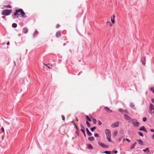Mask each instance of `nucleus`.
Returning <instances> with one entry per match:
<instances>
[{
  "label": "nucleus",
  "instance_id": "nucleus-1",
  "mask_svg": "<svg viewBox=\"0 0 154 154\" xmlns=\"http://www.w3.org/2000/svg\"><path fill=\"white\" fill-rule=\"evenodd\" d=\"M21 13V15L22 17H24V15L25 14V12L23 11V10L22 9H20L18 10H16L15 12L14 13V16L13 17V18L15 19V16H17V17L18 18L19 17V15H20V13Z\"/></svg>",
  "mask_w": 154,
  "mask_h": 154
},
{
  "label": "nucleus",
  "instance_id": "nucleus-2",
  "mask_svg": "<svg viewBox=\"0 0 154 154\" xmlns=\"http://www.w3.org/2000/svg\"><path fill=\"white\" fill-rule=\"evenodd\" d=\"M105 132L106 135V138L108 141L110 142H112L111 139V134L110 130L106 129L105 131Z\"/></svg>",
  "mask_w": 154,
  "mask_h": 154
},
{
  "label": "nucleus",
  "instance_id": "nucleus-3",
  "mask_svg": "<svg viewBox=\"0 0 154 154\" xmlns=\"http://www.w3.org/2000/svg\"><path fill=\"white\" fill-rule=\"evenodd\" d=\"M12 12V10L11 9H5L4 10L2 13V15L8 16L10 15Z\"/></svg>",
  "mask_w": 154,
  "mask_h": 154
},
{
  "label": "nucleus",
  "instance_id": "nucleus-4",
  "mask_svg": "<svg viewBox=\"0 0 154 154\" xmlns=\"http://www.w3.org/2000/svg\"><path fill=\"white\" fill-rule=\"evenodd\" d=\"M131 121V122H132L133 125L135 127H137L139 125V123L136 119H132Z\"/></svg>",
  "mask_w": 154,
  "mask_h": 154
},
{
  "label": "nucleus",
  "instance_id": "nucleus-5",
  "mask_svg": "<svg viewBox=\"0 0 154 154\" xmlns=\"http://www.w3.org/2000/svg\"><path fill=\"white\" fill-rule=\"evenodd\" d=\"M124 116L125 118L127 121H128L129 122H131V121L132 119H131V118L130 117H129L126 114H124Z\"/></svg>",
  "mask_w": 154,
  "mask_h": 154
},
{
  "label": "nucleus",
  "instance_id": "nucleus-6",
  "mask_svg": "<svg viewBox=\"0 0 154 154\" xmlns=\"http://www.w3.org/2000/svg\"><path fill=\"white\" fill-rule=\"evenodd\" d=\"M98 143L100 146H101L103 148H108L109 147V146L108 145H105L101 142H98Z\"/></svg>",
  "mask_w": 154,
  "mask_h": 154
},
{
  "label": "nucleus",
  "instance_id": "nucleus-7",
  "mask_svg": "<svg viewBox=\"0 0 154 154\" xmlns=\"http://www.w3.org/2000/svg\"><path fill=\"white\" fill-rule=\"evenodd\" d=\"M119 126V123L118 122H115L114 123L112 124L111 125V127L112 128H114L116 127H117Z\"/></svg>",
  "mask_w": 154,
  "mask_h": 154
},
{
  "label": "nucleus",
  "instance_id": "nucleus-8",
  "mask_svg": "<svg viewBox=\"0 0 154 154\" xmlns=\"http://www.w3.org/2000/svg\"><path fill=\"white\" fill-rule=\"evenodd\" d=\"M153 109H154L153 105L152 104H150L149 106V110L150 111L149 112V113H151V112L150 111H152Z\"/></svg>",
  "mask_w": 154,
  "mask_h": 154
},
{
  "label": "nucleus",
  "instance_id": "nucleus-9",
  "mask_svg": "<svg viewBox=\"0 0 154 154\" xmlns=\"http://www.w3.org/2000/svg\"><path fill=\"white\" fill-rule=\"evenodd\" d=\"M139 130H140V131H144V132H145L146 133H147V131L146 130L145 128L143 126H142L139 129Z\"/></svg>",
  "mask_w": 154,
  "mask_h": 154
},
{
  "label": "nucleus",
  "instance_id": "nucleus-10",
  "mask_svg": "<svg viewBox=\"0 0 154 154\" xmlns=\"http://www.w3.org/2000/svg\"><path fill=\"white\" fill-rule=\"evenodd\" d=\"M104 109L107 112H112V110L110 109L108 107H104Z\"/></svg>",
  "mask_w": 154,
  "mask_h": 154
},
{
  "label": "nucleus",
  "instance_id": "nucleus-11",
  "mask_svg": "<svg viewBox=\"0 0 154 154\" xmlns=\"http://www.w3.org/2000/svg\"><path fill=\"white\" fill-rule=\"evenodd\" d=\"M136 144L137 143L136 142H135L134 143L131 145L130 147V149H132L134 148Z\"/></svg>",
  "mask_w": 154,
  "mask_h": 154
},
{
  "label": "nucleus",
  "instance_id": "nucleus-12",
  "mask_svg": "<svg viewBox=\"0 0 154 154\" xmlns=\"http://www.w3.org/2000/svg\"><path fill=\"white\" fill-rule=\"evenodd\" d=\"M86 130L88 135L89 136H91L92 134L90 132L88 129V128H86Z\"/></svg>",
  "mask_w": 154,
  "mask_h": 154
},
{
  "label": "nucleus",
  "instance_id": "nucleus-13",
  "mask_svg": "<svg viewBox=\"0 0 154 154\" xmlns=\"http://www.w3.org/2000/svg\"><path fill=\"white\" fill-rule=\"evenodd\" d=\"M137 141L138 142L139 144L141 145H143V141L141 140H137Z\"/></svg>",
  "mask_w": 154,
  "mask_h": 154
},
{
  "label": "nucleus",
  "instance_id": "nucleus-14",
  "mask_svg": "<svg viewBox=\"0 0 154 154\" xmlns=\"http://www.w3.org/2000/svg\"><path fill=\"white\" fill-rule=\"evenodd\" d=\"M88 148L90 149H93V147L90 144H88L87 145Z\"/></svg>",
  "mask_w": 154,
  "mask_h": 154
},
{
  "label": "nucleus",
  "instance_id": "nucleus-15",
  "mask_svg": "<svg viewBox=\"0 0 154 154\" xmlns=\"http://www.w3.org/2000/svg\"><path fill=\"white\" fill-rule=\"evenodd\" d=\"M61 35L60 33L59 32H57L56 34V36L57 37H60Z\"/></svg>",
  "mask_w": 154,
  "mask_h": 154
},
{
  "label": "nucleus",
  "instance_id": "nucleus-16",
  "mask_svg": "<svg viewBox=\"0 0 154 154\" xmlns=\"http://www.w3.org/2000/svg\"><path fill=\"white\" fill-rule=\"evenodd\" d=\"M118 133V132L117 131H114L112 133V135L114 137H115L117 135Z\"/></svg>",
  "mask_w": 154,
  "mask_h": 154
},
{
  "label": "nucleus",
  "instance_id": "nucleus-17",
  "mask_svg": "<svg viewBox=\"0 0 154 154\" xmlns=\"http://www.w3.org/2000/svg\"><path fill=\"white\" fill-rule=\"evenodd\" d=\"M23 31L24 33L25 34H26L28 32V29L27 28H23Z\"/></svg>",
  "mask_w": 154,
  "mask_h": 154
},
{
  "label": "nucleus",
  "instance_id": "nucleus-18",
  "mask_svg": "<svg viewBox=\"0 0 154 154\" xmlns=\"http://www.w3.org/2000/svg\"><path fill=\"white\" fill-rule=\"evenodd\" d=\"M44 65L47 66L49 69L50 68V67L49 66V65H50L51 66H52V64H51L50 63H48L47 64H45V63H44Z\"/></svg>",
  "mask_w": 154,
  "mask_h": 154
},
{
  "label": "nucleus",
  "instance_id": "nucleus-19",
  "mask_svg": "<svg viewBox=\"0 0 154 154\" xmlns=\"http://www.w3.org/2000/svg\"><path fill=\"white\" fill-rule=\"evenodd\" d=\"M88 139L91 141H92L94 140V138L93 137H89L88 138Z\"/></svg>",
  "mask_w": 154,
  "mask_h": 154
},
{
  "label": "nucleus",
  "instance_id": "nucleus-20",
  "mask_svg": "<svg viewBox=\"0 0 154 154\" xmlns=\"http://www.w3.org/2000/svg\"><path fill=\"white\" fill-rule=\"evenodd\" d=\"M143 151L145 152H147L148 153L149 152V151L148 148H146V149H143Z\"/></svg>",
  "mask_w": 154,
  "mask_h": 154
},
{
  "label": "nucleus",
  "instance_id": "nucleus-21",
  "mask_svg": "<svg viewBox=\"0 0 154 154\" xmlns=\"http://www.w3.org/2000/svg\"><path fill=\"white\" fill-rule=\"evenodd\" d=\"M38 34V32L37 30H36L35 32H34V33L33 34V36H36V35Z\"/></svg>",
  "mask_w": 154,
  "mask_h": 154
},
{
  "label": "nucleus",
  "instance_id": "nucleus-22",
  "mask_svg": "<svg viewBox=\"0 0 154 154\" xmlns=\"http://www.w3.org/2000/svg\"><path fill=\"white\" fill-rule=\"evenodd\" d=\"M111 152L110 151H105V152H103V153H105L106 154H110Z\"/></svg>",
  "mask_w": 154,
  "mask_h": 154
},
{
  "label": "nucleus",
  "instance_id": "nucleus-23",
  "mask_svg": "<svg viewBox=\"0 0 154 154\" xmlns=\"http://www.w3.org/2000/svg\"><path fill=\"white\" fill-rule=\"evenodd\" d=\"M17 24L16 23H13L12 24V26L14 28H16L17 27Z\"/></svg>",
  "mask_w": 154,
  "mask_h": 154
},
{
  "label": "nucleus",
  "instance_id": "nucleus-24",
  "mask_svg": "<svg viewBox=\"0 0 154 154\" xmlns=\"http://www.w3.org/2000/svg\"><path fill=\"white\" fill-rule=\"evenodd\" d=\"M81 131H82V130H85V128L81 124Z\"/></svg>",
  "mask_w": 154,
  "mask_h": 154
},
{
  "label": "nucleus",
  "instance_id": "nucleus-25",
  "mask_svg": "<svg viewBox=\"0 0 154 154\" xmlns=\"http://www.w3.org/2000/svg\"><path fill=\"white\" fill-rule=\"evenodd\" d=\"M138 133L140 136L142 137H143V134L141 132L139 131L138 132Z\"/></svg>",
  "mask_w": 154,
  "mask_h": 154
},
{
  "label": "nucleus",
  "instance_id": "nucleus-26",
  "mask_svg": "<svg viewBox=\"0 0 154 154\" xmlns=\"http://www.w3.org/2000/svg\"><path fill=\"white\" fill-rule=\"evenodd\" d=\"M96 128V127H94L93 128H91L90 129L92 131H94Z\"/></svg>",
  "mask_w": 154,
  "mask_h": 154
},
{
  "label": "nucleus",
  "instance_id": "nucleus-27",
  "mask_svg": "<svg viewBox=\"0 0 154 154\" xmlns=\"http://www.w3.org/2000/svg\"><path fill=\"white\" fill-rule=\"evenodd\" d=\"M71 123H74V125L75 126L76 128V129L77 130H78V128L77 127V125L75 124V123L73 121H72L71 122Z\"/></svg>",
  "mask_w": 154,
  "mask_h": 154
},
{
  "label": "nucleus",
  "instance_id": "nucleus-28",
  "mask_svg": "<svg viewBox=\"0 0 154 154\" xmlns=\"http://www.w3.org/2000/svg\"><path fill=\"white\" fill-rule=\"evenodd\" d=\"M86 119H87L88 121H89V122H91V119H90V118H89V117L88 116H86Z\"/></svg>",
  "mask_w": 154,
  "mask_h": 154
},
{
  "label": "nucleus",
  "instance_id": "nucleus-29",
  "mask_svg": "<svg viewBox=\"0 0 154 154\" xmlns=\"http://www.w3.org/2000/svg\"><path fill=\"white\" fill-rule=\"evenodd\" d=\"M92 119H93V123L94 124H95L96 123V122H97L96 120L94 118H93Z\"/></svg>",
  "mask_w": 154,
  "mask_h": 154
},
{
  "label": "nucleus",
  "instance_id": "nucleus-30",
  "mask_svg": "<svg viewBox=\"0 0 154 154\" xmlns=\"http://www.w3.org/2000/svg\"><path fill=\"white\" fill-rule=\"evenodd\" d=\"M130 107L132 109L134 108V105L132 103H131L130 104Z\"/></svg>",
  "mask_w": 154,
  "mask_h": 154
},
{
  "label": "nucleus",
  "instance_id": "nucleus-31",
  "mask_svg": "<svg viewBox=\"0 0 154 154\" xmlns=\"http://www.w3.org/2000/svg\"><path fill=\"white\" fill-rule=\"evenodd\" d=\"M111 21H112V23L114 24L115 23V21L114 19H112V18H111Z\"/></svg>",
  "mask_w": 154,
  "mask_h": 154
},
{
  "label": "nucleus",
  "instance_id": "nucleus-32",
  "mask_svg": "<svg viewBox=\"0 0 154 154\" xmlns=\"http://www.w3.org/2000/svg\"><path fill=\"white\" fill-rule=\"evenodd\" d=\"M119 111L120 112H121L122 113H124V110H123L122 109H119Z\"/></svg>",
  "mask_w": 154,
  "mask_h": 154
},
{
  "label": "nucleus",
  "instance_id": "nucleus-33",
  "mask_svg": "<svg viewBox=\"0 0 154 154\" xmlns=\"http://www.w3.org/2000/svg\"><path fill=\"white\" fill-rule=\"evenodd\" d=\"M86 124L88 125V127H90V124L87 121H86Z\"/></svg>",
  "mask_w": 154,
  "mask_h": 154
},
{
  "label": "nucleus",
  "instance_id": "nucleus-34",
  "mask_svg": "<svg viewBox=\"0 0 154 154\" xmlns=\"http://www.w3.org/2000/svg\"><path fill=\"white\" fill-rule=\"evenodd\" d=\"M5 7L7 8H11V6L10 5H6Z\"/></svg>",
  "mask_w": 154,
  "mask_h": 154
},
{
  "label": "nucleus",
  "instance_id": "nucleus-35",
  "mask_svg": "<svg viewBox=\"0 0 154 154\" xmlns=\"http://www.w3.org/2000/svg\"><path fill=\"white\" fill-rule=\"evenodd\" d=\"M62 118L63 121H64L65 120V117L64 115H62L61 116Z\"/></svg>",
  "mask_w": 154,
  "mask_h": 154
},
{
  "label": "nucleus",
  "instance_id": "nucleus-36",
  "mask_svg": "<svg viewBox=\"0 0 154 154\" xmlns=\"http://www.w3.org/2000/svg\"><path fill=\"white\" fill-rule=\"evenodd\" d=\"M150 90L154 93V88H151Z\"/></svg>",
  "mask_w": 154,
  "mask_h": 154
},
{
  "label": "nucleus",
  "instance_id": "nucleus-37",
  "mask_svg": "<svg viewBox=\"0 0 154 154\" xmlns=\"http://www.w3.org/2000/svg\"><path fill=\"white\" fill-rule=\"evenodd\" d=\"M125 140H126L128 142H130V141H131L130 140H129V139H124V140H123V141H124Z\"/></svg>",
  "mask_w": 154,
  "mask_h": 154
},
{
  "label": "nucleus",
  "instance_id": "nucleus-38",
  "mask_svg": "<svg viewBox=\"0 0 154 154\" xmlns=\"http://www.w3.org/2000/svg\"><path fill=\"white\" fill-rule=\"evenodd\" d=\"M146 118L145 117H144L143 119V122H145L146 121Z\"/></svg>",
  "mask_w": 154,
  "mask_h": 154
},
{
  "label": "nucleus",
  "instance_id": "nucleus-39",
  "mask_svg": "<svg viewBox=\"0 0 154 154\" xmlns=\"http://www.w3.org/2000/svg\"><path fill=\"white\" fill-rule=\"evenodd\" d=\"M94 136L96 137H97L98 136V134L97 133H96L94 134Z\"/></svg>",
  "mask_w": 154,
  "mask_h": 154
},
{
  "label": "nucleus",
  "instance_id": "nucleus-40",
  "mask_svg": "<svg viewBox=\"0 0 154 154\" xmlns=\"http://www.w3.org/2000/svg\"><path fill=\"white\" fill-rule=\"evenodd\" d=\"M2 130L3 133H4L5 130H4V128L3 127H2Z\"/></svg>",
  "mask_w": 154,
  "mask_h": 154
},
{
  "label": "nucleus",
  "instance_id": "nucleus-41",
  "mask_svg": "<svg viewBox=\"0 0 154 154\" xmlns=\"http://www.w3.org/2000/svg\"><path fill=\"white\" fill-rule=\"evenodd\" d=\"M98 125H100L102 124L101 122L100 121H98Z\"/></svg>",
  "mask_w": 154,
  "mask_h": 154
},
{
  "label": "nucleus",
  "instance_id": "nucleus-42",
  "mask_svg": "<svg viewBox=\"0 0 154 154\" xmlns=\"http://www.w3.org/2000/svg\"><path fill=\"white\" fill-rule=\"evenodd\" d=\"M150 130L151 132H154V129H150Z\"/></svg>",
  "mask_w": 154,
  "mask_h": 154
},
{
  "label": "nucleus",
  "instance_id": "nucleus-43",
  "mask_svg": "<svg viewBox=\"0 0 154 154\" xmlns=\"http://www.w3.org/2000/svg\"><path fill=\"white\" fill-rule=\"evenodd\" d=\"M107 23H110V26H112V25L111 23L109 22H107Z\"/></svg>",
  "mask_w": 154,
  "mask_h": 154
},
{
  "label": "nucleus",
  "instance_id": "nucleus-44",
  "mask_svg": "<svg viewBox=\"0 0 154 154\" xmlns=\"http://www.w3.org/2000/svg\"><path fill=\"white\" fill-rule=\"evenodd\" d=\"M151 101L154 104V99L153 98L152 99Z\"/></svg>",
  "mask_w": 154,
  "mask_h": 154
},
{
  "label": "nucleus",
  "instance_id": "nucleus-45",
  "mask_svg": "<svg viewBox=\"0 0 154 154\" xmlns=\"http://www.w3.org/2000/svg\"><path fill=\"white\" fill-rule=\"evenodd\" d=\"M142 63H143V64L144 65H145V61H142Z\"/></svg>",
  "mask_w": 154,
  "mask_h": 154
},
{
  "label": "nucleus",
  "instance_id": "nucleus-46",
  "mask_svg": "<svg viewBox=\"0 0 154 154\" xmlns=\"http://www.w3.org/2000/svg\"><path fill=\"white\" fill-rule=\"evenodd\" d=\"M124 112H126L127 113H128L127 110H124Z\"/></svg>",
  "mask_w": 154,
  "mask_h": 154
},
{
  "label": "nucleus",
  "instance_id": "nucleus-47",
  "mask_svg": "<svg viewBox=\"0 0 154 154\" xmlns=\"http://www.w3.org/2000/svg\"><path fill=\"white\" fill-rule=\"evenodd\" d=\"M60 26L58 24L57 25L56 27L57 28H58L60 27Z\"/></svg>",
  "mask_w": 154,
  "mask_h": 154
},
{
  "label": "nucleus",
  "instance_id": "nucleus-48",
  "mask_svg": "<svg viewBox=\"0 0 154 154\" xmlns=\"http://www.w3.org/2000/svg\"><path fill=\"white\" fill-rule=\"evenodd\" d=\"M117 152H118V151L117 150L114 151V153L115 154H116L117 153Z\"/></svg>",
  "mask_w": 154,
  "mask_h": 154
},
{
  "label": "nucleus",
  "instance_id": "nucleus-49",
  "mask_svg": "<svg viewBox=\"0 0 154 154\" xmlns=\"http://www.w3.org/2000/svg\"><path fill=\"white\" fill-rule=\"evenodd\" d=\"M82 132L83 133V134H84V133H85V130H82Z\"/></svg>",
  "mask_w": 154,
  "mask_h": 154
},
{
  "label": "nucleus",
  "instance_id": "nucleus-50",
  "mask_svg": "<svg viewBox=\"0 0 154 154\" xmlns=\"http://www.w3.org/2000/svg\"><path fill=\"white\" fill-rule=\"evenodd\" d=\"M152 138L153 139H154V134L152 136Z\"/></svg>",
  "mask_w": 154,
  "mask_h": 154
},
{
  "label": "nucleus",
  "instance_id": "nucleus-51",
  "mask_svg": "<svg viewBox=\"0 0 154 154\" xmlns=\"http://www.w3.org/2000/svg\"><path fill=\"white\" fill-rule=\"evenodd\" d=\"M115 15L114 14L113 16V19H114L115 18Z\"/></svg>",
  "mask_w": 154,
  "mask_h": 154
},
{
  "label": "nucleus",
  "instance_id": "nucleus-52",
  "mask_svg": "<svg viewBox=\"0 0 154 154\" xmlns=\"http://www.w3.org/2000/svg\"><path fill=\"white\" fill-rule=\"evenodd\" d=\"M9 44H10V43H9V42H8L7 43V45H9Z\"/></svg>",
  "mask_w": 154,
  "mask_h": 154
},
{
  "label": "nucleus",
  "instance_id": "nucleus-53",
  "mask_svg": "<svg viewBox=\"0 0 154 154\" xmlns=\"http://www.w3.org/2000/svg\"><path fill=\"white\" fill-rule=\"evenodd\" d=\"M45 66H43V70L45 71Z\"/></svg>",
  "mask_w": 154,
  "mask_h": 154
},
{
  "label": "nucleus",
  "instance_id": "nucleus-54",
  "mask_svg": "<svg viewBox=\"0 0 154 154\" xmlns=\"http://www.w3.org/2000/svg\"><path fill=\"white\" fill-rule=\"evenodd\" d=\"M84 134L85 137L86 136L85 133H84Z\"/></svg>",
  "mask_w": 154,
  "mask_h": 154
},
{
  "label": "nucleus",
  "instance_id": "nucleus-55",
  "mask_svg": "<svg viewBox=\"0 0 154 154\" xmlns=\"http://www.w3.org/2000/svg\"><path fill=\"white\" fill-rule=\"evenodd\" d=\"M2 17L3 18H5V17L4 16H3Z\"/></svg>",
  "mask_w": 154,
  "mask_h": 154
},
{
  "label": "nucleus",
  "instance_id": "nucleus-56",
  "mask_svg": "<svg viewBox=\"0 0 154 154\" xmlns=\"http://www.w3.org/2000/svg\"><path fill=\"white\" fill-rule=\"evenodd\" d=\"M14 63H15V65H16V63H15V62H14Z\"/></svg>",
  "mask_w": 154,
  "mask_h": 154
}]
</instances>
